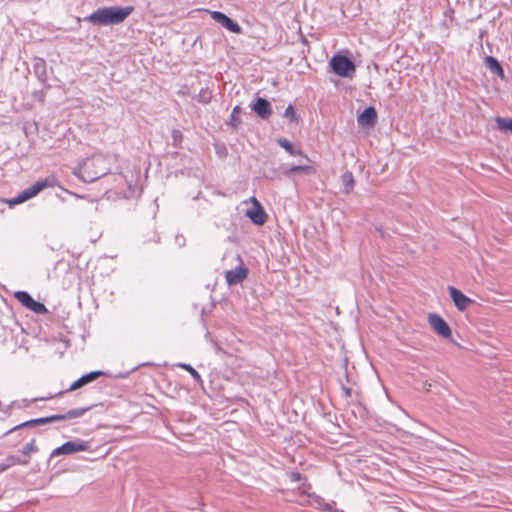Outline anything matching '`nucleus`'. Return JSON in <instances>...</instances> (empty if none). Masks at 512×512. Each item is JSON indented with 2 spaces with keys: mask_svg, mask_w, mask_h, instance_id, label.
Masks as SVG:
<instances>
[{
  "mask_svg": "<svg viewBox=\"0 0 512 512\" xmlns=\"http://www.w3.org/2000/svg\"><path fill=\"white\" fill-rule=\"evenodd\" d=\"M133 10L132 6L102 7L88 15L85 20L99 26L118 25L124 22Z\"/></svg>",
  "mask_w": 512,
  "mask_h": 512,
  "instance_id": "1",
  "label": "nucleus"
},
{
  "mask_svg": "<svg viewBox=\"0 0 512 512\" xmlns=\"http://www.w3.org/2000/svg\"><path fill=\"white\" fill-rule=\"evenodd\" d=\"M110 170V163L102 154H95L86 158L82 164L74 171V174L84 182H94L100 177L106 175Z\"/></svg>",
  "mask_w": 512,
  "mask_h": 512,
  "instance_id": "2",
  "label": "nucleus"
},
{
  "mask_svg": "<svg viewBox=\"0 0 512 512\" xmlns=\"http://www.w3.org/2000/svg\"><path fill=\"white\" fill-rule=\"evenodd\" d=\"M54 184L53 178H46L44 180H39L35 182L30 187L26 188L22 192H20L16 197L12 198L9 203L11 205H16L23 203L34 196H36L38 193H40L44 188L46 187H52Z\"/></svg>",
  "mask_w": 512,
  "mask_h": 512,
  "instance_id": "3",
  "label": "nucleus"
},
{
  "mask_svg": "<svg viewBox=\"0 0 512 512\" xmlns=\"http://www.w3.org/2000/svg\"><path fill=\"white\" fill-rule=\"evenodd\" d=\"M330 66L333 72L340 77L349 76L350 72L355 71L354 63L346 56L336 55L330 60Z\"/></svg>",
  "mask_w": 512,
  "mask_h": 512,
  "instance_id": "4",
  "label": "nucleus"
},
{
  "mask_svg": "<svg viewBox=\"0 0 512 512\" xmlns=\"http://www.w3.org/2000/svg\"><path fill=\"white\" fill-rule=\"evenodd\" d=\"M14 297L27 309L36 314H46L48 312L46 306L40 302L35 301L31 295L26 291H16Z\"/></svg>",
  "mask_w": 512,
  "mask_h": 512,
  "instance_id": "5",
  "label": "nucleus"
},
{
  "mask_svg": "<svg viewBox=\"0 0 512 512\" xmlns=\"http://www.w3.org/2000/svg\"><path fill=\"white\" fill-rule=\"evenodd\" d=\"M88 449L89 443L86 441H68L54 449L51 453V457L58 455H70L80 451H87Z\"/></svg>",
  "mask_w": 512,
  "mask_h": 512,
  "instance_id": "6",
  "label": "nucleus"
},
{
  "mask_svg": "<svg viewBox=\"0 0 512 512\" xmlns=\"http://www.w3.org/2000/svg\"><path fill=\"white\" fill-rule=\"evenodd\" d=\"M428 322L434 332L443 338H450L452 335L451 329L447 322L437 314H430L428 316Z\"/></svg>",
  "mask_w": 512,
  "mask_h": 512,
  "instance_id": "7",
  "label": "nucleus"
},
{
  "mask_svg": "<svg viewBox=\"0 0 512 512\" xmlns=\"http://www.w3.org/2000/svg\"><path fill=\"white\" fill-rule=\"evenodd\" d=\"M211 17L214 21L221 24L224 28L229 30L230 32L240 34L242 32V28L238 23L229 18L226 14L220 11H212Z\"/></svg>",
  "mask_w": 512,
  "mask_h": 512,
  "instance_id": "8",
  "label": "nucleus"
},
{
  "mask_svg": "<svg viewBox=\"0 0 512 512\" xmlns=\"http://www.w3.org/2000/svg\"><path fill=\"white\" fill-rule=\"evenodd\" d=\"M239 260L240 264L236 268L228 270L225 273V279L228 285H237L247 277L248 269L243 265L240 258Z\"/></svg>",
  "mask_w": 512,
  "mask_h": 512,
  "instance_id": "9",
  "label": "nucleus"
},
{
  "mask_svg": "<svg viewBox=\"0 0 512 512\" xmlns=\"http://www.w3.org/2000/svg\"><path fill=\"white\" fill-rule=\"evenodd\" d=\"M253 208L248 209L246 212L247 217L256 225H263L266 222L267 215L255 197L251 198Z\"/></svg>",
  "mask_w": 512,
  "mask_h": 512,
  "instance_id": "10",
  "label": "nucleus"
},
{
  "mask_svg": "<svg viewBox=\"0 0 512 512\" xmlns=\"http://www.w3.org/2000/svg\"><path fill=\"white\" fill-rule=\"evenodd\" d=\"M449 295L458 310L464 311L473 302L470 298L464 295L460 290L453 286L448 287Z\"/></svg>",
  "mask_w": 512,
  "mask_h": 512,
  "instance_id": "11",
  "label": "nucleus"
},
{
  "mask_svg": "<svg viewBox=\"0 0 512 512\" xmlns=\"http://www.w3.org/2000/svg\"><path fill=\"white\" fill-rule=\"evenodd\" d=\"M252 110L261 118L268 119L272 114V107L268 100L265 98H257L255 103L252 105Z\"/></svg>",
  "mask_w": 512,
  "mask_h": 512,
  "instance_id": "12",
  "label": "nucleus"
},
{
  "mask_svg": "<svg viewBox=\"0 0 512 512\" xmlns=\"http://www.w3.org/2000/svg\"><path fill=\"white\" fill-rule=\"evenodd\" d=\"M358 124L362 127L373 126L377 121V112L374 107H367L359 116Z\"/></svg>",
  "mask_w": 512,
  "mask_h": 512,
  "instance_id": "13",
  "label": "nucleus"
},
{
  "mask_svg": "<svg viewBox=\"0 0 512 512\" xmlns=\"http://www.w3.org/2000/svg\"><path fill=\"white\" fill-rule=\"evenodd\" d=\"M277 143L284 148L290 155L299 156L301 159L305 160L307 163H310V158L303 153V151L299 148H295L294 145L285 138H280L277 140Z\"/></svg>",
  "mask_w": 512,
  "mask_h": 512,
  "instance_id": "14",
  "label": "nucleus"
},
{
  "mask_svg": "<svg viewBox=\"0 0 512 512\" xmlns=\"http://www.w3.org/2000/svg\"><path fill=\"white\" fill-rule=\"evenodd\" d=\"M103 374H104V372H102V371H92L90 373H87V374L81 376L78 380H76L70 386L69 391L77 390V389L83 387L84 385L96 380L98 377H100Z\"/></svg>",
  "mask_w": 512,
  "mask_h": 512,
  "instance_id": "15",
  "label": "nucleus"
},
{
  "mask_svg": "<svg viewBox=\"0 0 512 512\" xmlns=\"http://www.w3.org/2000/svg\"><path fill=\"white\" fill-rule=\"evenodd\" d=\"M302 173L306 175H312L316 173V168L309 164L291 165L284 174L289 176L292 174Z\"/></svg>",
  "mask_w": 512,
  "mask_h": 512,
  "instance_id": "16",
  "label": "nucleus"
},
{
  "mask_svg": "<svg viewBox=\"0 0 512 512\" xmlns=\"http://www.w3.org/2000/svg\"><path fill=\"white\" fill-rule=\"evenodd\" d=\"M53 422H57V417H55V415L26 421V422L18 425L17 427H15V429L22 428V427L39 426V425H44V424L53 423Z\"/></svg>",
  "mask_w": 512,
  "mask_h": 512,
  "instance_id": "17",
  "label": "nucleus"
},
{
  "mask_svg": "<svg viewBox=\"0 0 512 512\" xmlns=\"http://www.w3.org/2000/svg\"><path fill=\"white\" fill-rule=\"evenodd\" d=\"M485 63H486L487 68L492 73L496 74L497 76H499L502 79L504 78V70L496 58H494L492 56H487L485 58Z\"/></svg>",
  "mask_w": 512,
  "mask_h": 512,
  "instance_id": "18",
  "label": "nucleus"
},
{
  "mask_svg": "<svg viewBox=\"0 0 512 512\" xmlns=\"http://www.w3.org/2000/svg\"><path fill=\"white\" fill-rule=\"evenodd\" d=\"M88 409L89 408L72 409L65 414H55V417H57V421L74 419L81 417Z\"/></svg>",
  "mask_w": 512,
  "mask_h": 512,
  "instance_id": "19",
  "label": "nucleus"
},
{
  "mask_svg": "<svg viewBox=\"0 0 512 512\" xmlns=\"http://www.w3.org/2000/svg\"><path fill=\"white\" fill-rule=\"evenodd\" d=\"M33 68L38 78L44 81L46 79V62L43 59L38 58L35 60Z\"/></svg>",
  "mask_w": 512,
  "mask_h": 512,
  "instance_id": "20",
  "label": "nucleus"
},
{
  "mask_svg": "<svg viewBox=\"0 0 512 512\" xmlns=\"http://www.w3.org/2000/svg\"><path fill=\"white\" fill-rule=\"evenodd\" d=\"M342 182L345 187V192L349 193L354 187V178L351 172H345L342 175Z\"/></svg>",
  "mask_w": 512,
  "mask_h": 512,
  "instance_id": "21",
  "label": "nucleus"
},
{
  "mask_svg": "<svg viewBox=\"0 0 512 512\" xmlns=\"http://www.w3.org/2000/svg\"><path fill=\"white\" fill-rule=\"evenodd\" d=\"M178 366L181 367L182 369L186 370L187 372H189V374L193 377V379L196 382L202 383V378H201L200 374L191 365L186 364V363H181Z\"/></svg>",
  "mask_w": 512,
  "mask_h": 512,
  "instance_id": "22",
  "label": "nucleus"
},
{
  "mask_svg": "<svg viewBox=\"0 0 512 512\" xmlns=\"http://www.w3.org/2000/svg\"><path fill=\"white\" fill-rule=\"evenodd\" d=\"M38 448L35 445V439H32L29 443L24 445L21 449V453L26 457L29 458L31 453L37 452Z\"/></svg>",
  "mask_w": 512,
  "mask_h": 512,
  "instance_id": "23",
  "label": "nucleus"
},
{
  "mask_svg": "<svg viewBox=\"0 0 512 512\" xmlns=\"http://www.w3.org/2000/svg\"><path fill=\"white\" fill-rule=\"evenodd\" d=\"M284 117L287 118L290 122H298V117L295 111V108L292 104H289L284 112Z\"/></svg>",
  "mask_w": 512,
  "mask_h": 512,
  "instance_id": "24",
  "label": "nucleus"
},
{
  "mask_svg": "<svg viewBox=\"0 0 512 512\" xmlns=\"http://www.w3.org/2000/svg\"><path fill=\"white\" fill-rule=\"evenodd\" d=\"M211 98H212V93L208 89H201L197 96V100L203 104L209 103Z\"/></svg>",
  "mask_w": 512,
  "mask_h": 512,
  "instance_id": "25",
  "label": "nucleus"
},
{
  "mask_svg": "<svg viewBox=\"0 0 512 512\" xmlns=\"http://www.w3.org/2000/svg\"><path fill=\"white\" fill-rule=\"evenodd\" d=\"M497 124L499 129L501 130H508L512 132V119L507 118H497Z\"/></svg>",
  "mask_w": 512,
  "mask_h": 512,
  "instance_id": "26",
  "label": "nucleus"
},
{
  "mask_svg": "<svg viewBox=\"0 0 512 512\" xmlns=\"http://www.w3.org/2000/svg\"><path fill=\"white\" fill-rule=\"evenodd\" d=\"M182 138H183V136H182L181 131L176 130V129L172 131V141H173V145L175 147L180 145Z\"/></svg>",
  "mask_w": 512,
  "mask_h": 512,
  "instance_id": "27",
  "label": "nucleus"
},
{
  "mask_svg": "<svg viewBox=\"0 0 512 512\" xmlns=\"http://www.w3.org/2000/svg\"><path fill=\"white\" fill-rule=\"evenodd\" d=\"M321 505V507L327 511V512H344L343 510H338L337 508L334 507V503L333 504H330V503H326L322 500L321 503H319Z\"/></svg>",
  "mask_w": 512,
  "mask_h": 512,
  "instance_id": "28",
  "label": "nucleus"
},
{
  "mask_svg": "<svg viewBox=\"0 0 512 512\" xmlns=\"http://www.w3.org/2000/svg\"><path fill=\"white\" fill-rule=\"evenodd\" d=\"M15 464H19V465H27L29 463V458H21V457H17L15 456V461H14Z\"/></svg>",
  "mask_w": 512,
  "mask_h": 512,
  "instance_id": "29",
  "label": "nucleus"
},
{
  "mask_svg": "<svg viewBox=\"0 0 512 512\" xmlns=\"http://www.w3.org/2000/svg\"><path fill=\"white\" fill-rule=\"evenodd\" d=\"M290 479L293 482H298L302 479V475L299 472H292L290 474Z\"/></svg>",
  "mask_w": 512,
  "mask_h": 512,
  "instance_id": "30",
  "label": "nucleus"
},
{
  "mask_svg": "<svg viewBox=\"0 0 512 512\" xmlns=\"http://www.w3.org/2000/svg\"><path fill=\"white\" fill-rule=\"evenodd\" d=\"M239 113H240V107L239 106L234 107V109L231 113V118L233 121L237 119V116Z\"/></svg>",
  "mask_w": 512,
  "mask_h": 512,
  "instance_id": "31",
  "label": "nucleus"
},
{
  "mask_svg": "<svg viewBox=\"0 0 512 512\" xmlns=\"http://www.w3.org/2000/svg\"><path fill=\"white\" fill-rule=\"evenodd\" d=\"M134 194V189H132V185L129 184V191L124 194V198H131Z\"/></svg>",
  "mask_w": 512,
  "mask_h": 512,
  "instance_id": "32",
  "label": "nucleus"
},
{
  "mask_svg": "<svg viewBox=\"0 0 512 512\" xmlns=\"http://www.w3.org/2000/svg\"><path fill=\"white\" fill-rule=\"evenodd\" d=\"M423 387H424V389H425L426 391H429V390H430V387H431V384H429V383H426V382H425V383L423 384Z\"/></svg>",
  "mask_w": 512,
  "mask_h": 512,
  "instance_id": "33",
  "label": "nucleus"
},
{
  "mask_svg": "<svg viewBox=\"0 0 512 512\" xmlns=\"http://www.w3.org/2000/svg\"><path fill=\"white\" fill-rule=\"evenodd\" d=\"M346 394L350 396V389H346Z\"/></svg>",
  "mask_w": 512,
  "mask_h": 512,
  "instance_id": "34",
  "label": "nucleus"
}]
</instances>
